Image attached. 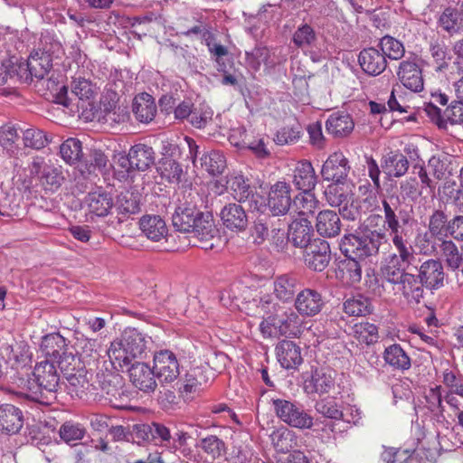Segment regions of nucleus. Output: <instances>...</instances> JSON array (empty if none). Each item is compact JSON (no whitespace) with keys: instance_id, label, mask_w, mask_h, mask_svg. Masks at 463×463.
<instances>
[{"instance_id":"nucleus-1","label":"nucleus","mask_w":463,"mask_h":463,"mask_svg":"<svg viewBox=\"0 0 463 463\" xmlns=\"http://www.w3.org/2000/svg\"><path fill=\"white\" fill-rule=\"evenodd\" d=\"M172 222L176 230L190 234L193 246L205 250L214 247L217 230L209 213H203L194 205H180L175 209Z\"/></svg>"},{"instance_id":"nucleus-2","label":"nucleus","mask_w":463,"mask_h":463,"mask_svg":"<svg viewBox=\"0 0 463 463\" xmlns=\"http://www.w3.org/2000/svg\"><path fill=\"white\" fill-rule=\"evenodd\" d=\"M151 338L136 328H126L118 339L111 342L107 353L114 366L123 367L145 354Z\"/></svg>"},{"instance_id":"nucleus-3","label":"nucleus","mask_w":463,"mask_h":463,"mask_svg":"<svg viewBox=\"0 0 463 463\" xmlns=\"http://www.w3.org/2000/svg\"><path fill=\"white\" fill-rule=\"evenodd\" d=\"M387 241L385 231L365 230L345 234L340 242L342 253L348 259L364 260L378 253L383 242Z\"/></svg>"},{"instance_id":"nucleus-4","label":"nucleus","mask_w":463,"mask_h":463,"mask_svg":"<svg viewBox=\"0 0 463 463\" xmlns=\"http://www.w3.org/2000/svg\"><path fill=\"white\" fill-rule=\"evenodd\" d=\"M33 382L27 381L31 392L26 397L41 403H50L55 399L59 388L60 375L53 363L47 360L37 364L33 372Z\"/></svg>"},{"instance_id":"nucleus-5","label":"nucleus","mask_w":463,"mask_h":463,"mask_svg":"<svg viewBox=\"0 0 463 463\" xmlns=\"http://www.w3.org/2000/svg\"><path fill=\"white\" fill-rule=\"evenodd\" d=\"M393 246L397 252L385 257L381 266L383 279L392 285L410 273L407 269L415 260L414 249L410 243H393Z\"/></svg>"},{"instance_id":"nucleus-6","label":"nucleus","mask_w":463,"mask_h":463,"mask_svg":"<svg viewBox=\"0 0 463 463\" xmlns=\"http://www.w3.org/2000/svg\"><path fill=\"white\" fill-rule=\"evenodd\" d=\"M272 405L277 417L287 425L299 430L313 427L314 418L303 405L284 399H273Z\"/></svg>"},{"instance_id":"nucleus-7","label":"nucleus","mask_w":463,"mask_h":463,"mask_svg":"<svg viewBox=\"0 0 463 463\" xmlns=\"http://www.w3.org/2000/svg\"><path fill=\"white\" fill-rule=\"evenodd\" d=\"M32 176L37 177L39 184L45 192H56L64 182V175L61 166L47 163L43 157L36 156L29 165Z\"/></svg>"},{"instance_id":"nucleus-8","label":"nucleus","mask_w":463,"mask_h":463,"mask_svg":"<svg viewBox=\"0 0 463 463\" xmlns=\"http://www.w3.org/2000/svg\"><path fill=\"white\" fill-rule=\"evenodd\" d=\"M397 77L406 89L413 92L421 91L424 86L421 59L415 54H411L402 61L398 67Z\"/></svg>"},{"instance_id":"nucleus-9","label":"nucleus","mask_w":463,"mask_h":463,"mask_svg":"<svg viewBox=\"0 0 463 463\" xmlns=\"http://www.w3.org/2000/svg\"><path fill=\"white\" fill-rule=\"evenodd\" d=\"M52 67V56L48 51H37L32 53L27 61L19 64L18 75L25 81L33 78L41 80Z\"/></svg>"},{"instance_id":"nucleus-10","label":"nucleus","mask_w":463,"mask_h":463,"mask_svg":"<svg viewBox=\"0 0 463 463\" xmlns=\"http://www.w3.org/2000/svg\"><path fill=\"white\" fill-rule=\"evenodd\" d=\"M335 373L326 368H316L304 376L303 391L307 395L322 396L335 388Z\"/></svg>"},{"instance_id":"nucleus-11","label":"nucleus","mask_w":463,"mask_h":463,"mask_svg":"<svg viewBox=\"0 0 463 463\" xmlns=\"http://www.w3.org/2000/svg\"><path fill=\"white\" fill-rule=\"evenodd\" d=\"M154 369L162 383L175 382L180 374V364L176 355L170 350H161L154 354Z\"/></svg>"},{"instance_id":"nucleus-12","label":"nucleus","mask_w":463,"mask_h":463,"mask_svg":"<svg viewBox=\"0 0 463 463\" xmlns=\"http://www.w3.org/2000/svg\"><path fill=\"white\" fill-rule=\"evenodd\" d=\"M417 277L422 287L437 290L444 286L446 274L439 260L429 259L420 265Z\"/></svg>"},{"instance_id":"nucleus-13","label":"nucleus","mask_w":463,"mask_h":463,"mask_svg":"<svg viewBox=\"0 0 463 463\" xmlns=\"http://www.w3.org/2000/svg\"><path fill=\"white\" fill-rule=\"evenodd\" d=\"M129 380L139 391L151 393L157 387L156 374L154 366L143 362H136L128 369Z\"/></svg>"},{"instance_id":"nucleus-14","label":"nucleus","mask_w":463,"mask_h":463,"mask_svg":"<svg viewBox=\"0 0 463 463\" xmlns=\"http://www.w3.org/2000/svg\"><path fill=\"white\" fill-rule=\"evenodd\" d=\"M330 260V246L325 240L316 239L305 248V263L315 271L324 270L328 266Z\"/></svg>"},{"instance_id":"nucleus-15","label":"nucleus","mask_w":463,"mask_h":463,"mask_svg":"<svg viewBox=\"0 0 463 463\" xmlns=\"http://www.w3.org/2000/svg\"><path fill=\"white\" fill-rule=\"evenodd\" d=\"M325 302L320 292L312 288L300 290L295 298L294 307L301 317H311L318 315Z\"/></svg>"},{"instance_id":"nucleus-16","label":"nucleus","mask_w":463,"mask_h":463,"mask_svg":"<svg viewBox=\"0 0 463 463\" xmlns=\"http://www.w3.org/2000/svg\"><path fill=\"white\" fill-rule=\"evenodd\" d=\"M350 171L348 159L342 152H335L323 164L321 175L326 181L346 182Z\"/></svg>"},{"instance_id":"nucleus-17","label":"nucleus","mask_w":463,"mask_h":463,"mask_svg":"<svg viewBox=\"0 0 463 463\" xmlns=\"http://www.w3.org/2000/svg\"><path fill=\"white\" fill-rule=\"evenodd\" d=\"M383 208V227L389 232V235L393 243H409L406 237L407 232L399 222L396 211L398 210V203L388 202L383 199L382 202Z\"/></svg>"},{"instance_id":"nucleus-18","label":"nucleus","mask_w":463,"mask_h":463,"mask_svg":"<svg viewBox=\"0 0 463 463\" xmlns=\"http://www.w3.org/2000/svg\"><path fill=\"white\" fill-rule=\"evenodd\" d=\"M290 185L285 182H277L269 190L268 207L275 216L286 214L291 205Z\"/></svg>"},{"instance_id":"nucleus-19","label":"nucleus","mask_w":463,"mask_h":463,"mask_svg":"<svg viewBox=\"0 0 463 463\" xmlns=\"http://www.w3.org/2000/svg\"><path fill=\"white\" fill-rule=\"evenodd\" d=\"M394 294L401 295L409 304H419L423 298V287L417 275L409 273L392 284Z\"/></svg>"},{"instance_id":"nucleus-20","label":"nucleus","mask_w":463,"mask_h":463,"mask_svg":"<svg viewBox=\"0 0 463 463\" xmlns=\"http://www.w3.org/2000/svg\"><path fill=\"white\" fill-rule=\"evenodd\" d=\"M220 217L223 226L232 232L245 231L248 226L246 211L239 203H231L223 206Z\"/></svg>"},{"instance_id":"nucleus-21","label":"nucleus","mask_w":463,"mask_h":463,"mask_svg":"<svg viewBox=\"0 0 463 463\" xmlns=\"http://www.w3.org/2000/svg\"><path fill=\"white\" fill-rule=\"evenodd\" d=\"M0 355L12 368L25 367L31 362V353L28 345L24 342H15L14 345L5 343L0 347Z\"/></svg>"},{"instance_id":"nucleus-22","label":"nucleus","mask_w":463,"mask_h":463,"mask_svg":"<svg viewBox=\"0 0 463 463\" xmlns=\"http://www.w3.org/2000/svg\"><path fill=\"white\" fill-rule=\"evenodd\" d=\"M358 61L362 70L368 75L378 76L387 67V60L379 49L371 47L360 52Z\"/></svg>"},{"instance_id":"nucleus-23","label":"nucleus","mask_w":463,"mask_h":463,"mask_svg":"<svg viewBox=\"0 0 463 463\" xmlns=\"http://www.w3.org/2000/svg\"><path fill=\"white\" fill-rule=\"evenodd\" d=\"M313 227L307 217H298L288 226V239L295 247L306 248L311 244Z\"/></svg>"},{"instance_id":"nucleus-24","label":"nucleus","mask_w":463,"mask_h":463,"mask_svg":"<svg viewBox=\"0 0 463 463\" xmlns=\"http://www.w3.org/2000/svg\"><path fill=\"white\" fill-rule=\"evenodd\" d=\"M84 203L89 213L98 217L107 216L114 205L111 194L100 189L89 193Z\"/></svg>"},{"instance_id":"nucleus-25","label":"nucleus","mask_w":463,"mask_h":463,"mask_svg":"<svg viewBox=\"0 0 463 463\" xmlns=\"http://www.w3.org/2000/svg\"><path fill=\"white\" fill-rule=\"evenodd\" d=\"M276 354L279 363L285 369H295L303 361L300 347L292 341H281L276 347Z\"/></svg>"},{"instance_id":"nucleus-26","label":"nucleus","mask_w":463,"mask_h":463,"mask_svg":"<svg viewBox=\"0 0 463 463\" xmlns=\"http://www.w3.org/2000/svg\"><path fill=\"white\" fill-rule=\"evenodd\" d=\"M354 128L352 117L344 111L332 113L326 122V128L328 134L335 137H345L349 136Z\"/></svg>"},{"instance_id":"nucleus-27","label":"nucleus","mask_w":463,"mask_h":463,"mask_svg":"<svg viewBox=\"0 0 463 463\" xmlns=\"http://www.w3.org/2000/svg\"><path fill=\"white\" fill-rule=\"evenodd\" d=\"M126 160L128 161L131 168L146 171L155 162V152L146 144H136L129 149Z\"/></svg>"},{"instance_id":"nucleus-28","label":"nucleus","mask_w":463,"mask_h":463,"mask_svg":"<svg viewBox=\"0 0 463 463\" xmlns=\"http://www.w3.org/2000/svg\"><path fill=\"white\" fill-rule=\"evenodd\" d=\"M22 427V411L12 404L0 405V430L8 434H15Z\"/></svg>"},{"instance_id":"nucleus-29","label":"nucleus","mask_w":463,"mask_h":463,"mask_svg":"<svg viewBox=\"0 0 463 463\" xmlns=\"http://www.w3.org/2000/svg\"><path fill=\"white\" fill-rule=\"evenodd\" d=\"M139 225L145 236L153 241H160L165 239L168 234L165 222L158 215L142 217Z\"/></svg>"},{"instance_id":"nucleus-30","label":"nucleus","mask_w":463,"mask_h":463,"mask_svg":"<svg viewBox=\"0 0 463 463\" xmlns=\"http://www.w3.org/2000/svg\"><path fill=\"white\" fill-rule=\"evenodd\" d=\"M293 184L300 191H312L317 184L315 170L308 161H300L293 172Z\"/></svg>"},{"instance_id":"nucleus-31","label":"nucleus","mask_w":463,"mask_h":463,"mask_svg":"<svg viewBox=\"0 0 463 463\" xmlns=\"http://www.w3.org/2000/svg\"><path fill=\"white\" fill-rule=\"evenodd\" d=\"M324 195L330 206H341L352 199V184L348 182H333L326 186Z\"/></svg>"},{"instance_id":"nucleus-32","label":"nucleus","mask_w":463,"mask_h":463,"mask_svg":"<svg viewBox=\"0 0 463 463\" xmlns=\"http://www.w3.org/2000/svg\"><path fill=\"white\" fill-rule=\"evenodd\" d=\"M316 228L317 232L323 237H335L341 231L340 218L334 211H321L317 216Z\"/></svg>"},{"instance_id":"nucleus-33","label":"nucleus","mask_w":463,"mask_h":463,"mask_svg":"<svg viewBox=\"0 0 463 463\" xmlns=\"http://www.w3.org/2000/svg\"><path fill=\"white\" fill-rule=\"evenodd\" d=\"M132 110L138 121L142 123L151 122L156 113V105L154 98L147 93L137 95L134 99Z\"/></svg>"},{"instance_id":"nucleus-34","label":"nucleus","mask_w":463,"mask_h":463,"mask_svg":"<svg viewBox=\"0 0 463 463\" xmlns=\"http://www.w3.org/2000/svg\"><path fill=\"white\" fill-rule=\"evenodd\" d=\"M298 289V281L293 275L283 274L277 277L273 282V293L283 302L291 301Z\"/></svg>"},{"instance_id":"nucleus-35","label":"nucleus","mask_w":463,"mask_h":463,"mask_svg":"<svg viewBox=\"0 0 463 463\" xmlns=\"http://www.w3.org/2000/svg\"><path fill=\"white\" fill-rule=\"evenodd\" d=\"M382 167L388 175L402 177L409 169V160L398 151H390L383 157Z\"/></svg>"},{"instance_id":"nucleus-36","label":"nucleus","mask_w":463,"mask_h":463,"mask_svg":"<svg viewBox=\"0 0 463 463\" xmlns=\"http://www.w3.org/2000/svg\"><path fill=\"white\" fill-rule=\"evenodd\" d=\"M383 359L394 370L406 371L411 366L410 356L398 344H392L385 348Z\"/></svg>"},{"instance_id":"nucleus-37","label":"nucleus","mask_w":463,"mask_h":463,"mask_svg":"<svg viewBox=\"0 0 463 463\" xmlns=\"http://www.w3.org/2000/svg\"><path fill=\"white\" fill-rule=\"evenodd\" d=\"M203 40L208 48L212 59L216 62L217 70L221 72H226L227 66L223 58L229 53L227 47L217 43L214 35L209 31L203 32Z\"/></svg>"},{"instance_id":"nucleus-38","label":"nucleus","mask_w":463,"mask_h":463,"mask_svg":"<svg viewBox=\"0 0 463 463\" xmlns=\"http://www.w3.org/2000/svg\"><path fill=\"white\" fill-rule=\"evenodd\" d=\"M40 346L46 357L58 359L65 353L66 340L59 333H52L43 337Z\"/></svg>"},{"instance_id":"nucleus-39","label":"nucleus","mask_w":463,"mask_h":463,"mask_svg":"<svg viewBox=\"0 0 463 463\" xmlns=\"http://www.w3.org/2000/svg\"><path fill=\"white\" fill-rule=\"evenodd\" d=\"M67 381L69 393L78 398H82L90 386L88 372L84 369H79L75 373H69Z\"/></svg>"},{"instance_id":"nucleus-40","label":"nucleus","mask_w":463,"mask_h":463,"mask_svg":"<svg viewBox=\"0 0 463 463\" xmlns=\"http://www.w3.org/2000/svg\"><path fill=\"white\" fill-rule=\"evenodd\" d=\"M227 184L233 198L240 203L245 202L253 195V190L249 184V180L242 175L234 174L231 175L227 181Z\"/></svg>"},{"instance_id":"nucleus-41","label":"nucleus","mask_w":463,"mask_h":463,"mask_svg":"<svg viewBox=\"0 0 463 463\" xmlns=\"http://www.w3.org/2000/svg\"><path fill=\"white\" fill-rule=\"evenodd\" d=\"M318 207V201L312 191H302L293 200V209L298 217H307L314 213Z\"/></svg>"},{"instance_id":"nucleus-42","label":"nucleus","mask_w":463,"mask_h":463,"mask_svg":"<svg viewBox=\"0 0 463 463\" xmlns=\"http://www.w3.org/2000/svg\"><path fill=\"white\" fill-rule=\"evenodd\" d=\"M440 256L447 266L452 270L459 269L462 266L463 253L450 240H444L439 245Z\"/></svg>"},{"instance_id":"nucleus-43","label":"nucleus","mask_w":463,"mask_h":463,"mask_svg":"<svg viewBox=\"0 0 463 463\" xmlns=\"http://www.w3.org/2000/svg\"><path fill=\"white\" fill-rule=\"evenodd\" d=\"M353 336L362 345H370L379 339L378 327L369 322L355 324L352 328Z\"/></svg>"},{"instance_id":"nucleus-44","label":"nucleus","mask_w":463,"mask_h":463,"mask_svg":"<svg viewBox=\"0 0 463 463\" xmlns=\"http://www.w3.org/2000/svg\"><path fill=\"white\" fill-rule=\"evenodd\" d=\"M270 52L265 46H257L250 52H245V62L249 68L258 71L261 64L268 67L274 65L273 61H269Z\"/></svg>"},{"instance_id":"nucleus-45","label":"nucleus","mask_w":463,"mask_h":463,"mask_svg":"<svg viewBox=\"0 0 463 463\" xmlns=\"http://www.w3.org/2000/svg\"><path fill=\"white\" fill-rule=\"evenodd\" d=\"M180 383L178 391L184 397L195 393L202 385L201 369L195 367L189 370Z\"/></svg>"},{"instance_id":"nucleus-46","label":"nucleus","mask_w":463,"mask_h":463,"mask_svg":"<svg viewBox=\"0 0 463 463\" xmlns=\"http://www.w3.org/2000/svg\"><path fill=\"white\" fill-rule=\"evenodd\" d=\"M344 311L348 316L364 317L371 313V305L367 298L357 295L344 302Z\"/></svg>"},{"instance_id":"nucleus-47","label":"nucleus","mask_w":463,"mask_h":463,"mask_svg":"<svg viewBox=\"0 0 463 463\" xmlns=\"http://www.w3.org/2000/svg\"><path fill=\"white\" fill-rule=\"evenodd\" d=\"M362 419L361 411L355 406H350L345 412H344V416L341 417L340 420L343 421L345 426L341 427L340 422L331 421L326 424V427L328 428L333 433H343L346 431L349 428V425H357Z\"/></svg>"},{"instance_id":"nucleus-48","label":"nucleus","mask_w":463,"mask_h":463,"mask_svg":"<svg viewBox=\"0 0 463 463\" xmlns=\"http://www.w3.org/2000/svg\"><path fill=\"white\" fill-rule=\"evenodd\" d=\"M378 47L385 58L388 57L391 60H400L405 52L402 43L390 35L383 36L380 40Z\"/></svg>"},{"instance_id":"nucleus-49","label":"nucleus","mask_w":463,"mask_h":463,"mask_svg":"<svg viewBox=\"0 0 463 463\" xmlns=\"http://www.w3.org/2000/svg\"><path fill=\"white\" fill-rule=\"evenodd\" d=\"M117 209L123 214H134L140 210V196L138 194L126 191L121 193L117 201Z\"/></svg>"},{"instance_id":"nucleus-50","label":"nucleus","mask_w":463,"mask_h":463,"mask_svg":"<svg viewBox=\"0 0 463 463\" xmlns=\"http://www.w3.org/2000/svg\"><path fill=\"white\" fill-rule=\"evenodd\" d=\"M201 161L202 166L212 175L222 174L226 167L225 157L220 151H211Z\"/></svg>"},{"instance_id":"nucleus-51","label":"nucleus","mask_w":463,"mask_h":463,"mask_svg":"<svg viewBox=\"0 0 463 463\" xmlns=\"http://www.w3.org/2000/svg\"><path fill=\"white\" fill-rule=\"evenodd\" d=\"M61 158L68 164L79 162L82 156L81 142L77 138H68L60 147Z\"/></svg>"},{"instance_id":"nucleus-52","label":"nucleus","mask_w":463,"mask_h":463,"mask_svg":"<svg viewBox=\"0 0 463 463\" xmlns=\"http://www.w3.org/2000/svg\"><path fill=\"white\" fill-rule=\"evenodd\" d=\"M19 135L13 126H5L0 128V146L10 156L16 155L19 151L17 141Z\"/></svg>"},{"instance_id":"nucleus-53","label":"nucleus","mask_w":463,"mask_h":463,"mask_svg":"<svg viewBox=\"0 0 463 463\" xmlns=\"http://www.w3.org/2000/svg\"><path fill=\"white\" fill-rule=\"evenodd\" d=\"M198 447L213 458H220L226 452L224 441L215 435L201 439Z\"/></svg>"},{"instance_id":"nucleus-54","label":"nucleus","mask_w":463,"mask_h":463,"mask_svg":"<svg viewBox=\"0 0 463 463\" xmlns=\"http://www.w3.org/2000/svg\"><path fill=\"white\" fill-rule=\"evenodd\" d=\"M317 41V33L313 27L307 24H300L292 36L293 43L300 49L312 46Z\"/></svg>"},{"instance_id":"nucleus-55","label":"nucleus","mask_w":463,"mask_h":463,"mask_svg":"<svg viewBox=\"0 0 463 463\" xmlns=\"http://www.w3.org/2000/svg\"><path fill=\"white\" fill-rule=\"evenodd\" d=\"M23 142L25 147L39 150L46 146L50 140L43 130L30 128L23 132Z\"/></svg>"},{"instance_id":"nucleus-56","label":"nucleus","mask_w":463,"mask_h":463,"mask_svg":"<svg viewBox=\"0 0 463 463\" xmlns=\"http://www.w3.org/2000/svg\"><path fill=\"white\" fill-rule=\"evenodd\" d=\"M282 320V335L284 336H295L300 333L302 326L301 315L297 312L288 309L284 312L281 316Z\"/></svg>"},{"instance_id":"nucleus-57","label":"nucleus","mask_w":463,"mask_h":463,"mask_svg":"<svg viewBox=\"0 0 463 463\" xmlns=\"http://www.w3.org/2000/svg\"><path fill=\"white\" fill-rule=\"evenodd\" d=\"M314 408L318 414L337 422L344 416V411L340 410L337 402L333 400L320 399L315 402Z\"/></svg>"},{"instance_id":"nucleus-58","label":"nucleus","mask_w":463,"mask_h":463,"mask_svg":"<svg viewBox=\"0 0 463 463\" xmlns=\"http://www.w3.org/2000/svg\"><path fill=\"white\" fill-rule=\"evenodd\" d=\"M85 433V428H83L80 423H74L71 421L63 423L59 430L61 439L68 444L82 439Z\"/></svg>"},{"instance_id":"nucleus-59","label":"nucleus","mask_w":463,"mask_h":463,"mask_svg":"<svg viewBox=\"0 0 463 463\" xmlns=\"http://www.w3.org/2000/svg\"><path fill=\"white\" fill-rule=\"evenodd\" d=\"M439 25L450 34L458 32L460 28L459 14L455 8L448 7L439 18Z\"/></svg>"},{"instance_id":"nucleus-60","label":"nucleus","mask_w":463,"mask_h":463,"mask_svg":"<svg viewBox=\"0 0 463 463\" xmlns=\"http://www.w3.org/2000/svg\"><path fill=\"white\" fill-rule=\"evenodd\" d=\"M71 91L80 100L88 102H90L97 93L96 87L84 78H78L73 80Z\"/></svg>"},{"instance_id":"nucleus-61","label":"nucleus","mask_w":463,"mask_h":463,"mask_svg":"<svg viewBox=\"0 0 463 463\" xmlns=\"http://www.w3.org/2000/svg\"><path fill=\"white\" fill-rule=\"evenodd\" d=\"M447 215L440 210H436L430 217L429 232L433 237L447 236Z\"/></svg>"},{"instance_id":"nucleus-62","label":"nucleus","mask_w":463,"mask_h":463,"mask_svg":"<svg viewBox=\"0 0 463 463\" xmlns=\"http://www.w3.org/2000/svg\"><path fill=\"white\" fill-rule=\"evenodd\" d=\"M282 320L280 316H269L260 325V329L265 337H279L282 335Z\"/></svg>"},{"instance_id":"nucleus-63","label":"nucleus","mask_w":463,"mask_h":463,"mask_svg":"<svg viewBox=\"0 0 463 463\" xmlns=\"http://www.w3.org/2000/svg\"><path fill=\"white\" fill-rule=\"evenodd\" d=\"M213 115V111L208 105L201 104L194 108L190 123L197 128H204L212 120Z\"/></svg>"},{"instance_id":"nucleus-64","label":"nucleus","mask_w":463,"mask_h":463,"mask_svg":"<svg viewBox=\"0 0 463 463\" xmlns=\"http://www.w3.org/2000/svg\"><path fill=\"white\" fill-rule=\"evenodd\" d=\"M300 134L299 127H284L277 132L274 141L279 146L291 145L300 138Z\"/></svg>"}]
</instances>
